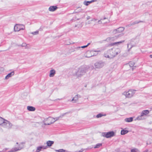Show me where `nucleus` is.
I'll use <instances>...</instances> for the list:
<instances>
[{"instance_id": "nucleus-1", "label": "nucleus", "mask_w": 152, "mask_h": 152, "mask_svg": "<svg viewBox=\"0 0 152 152\" xmlns=\"http://www.w3.org/2000/svg\"><path fill=\"white\" fill-rule=\"evenodd\" d=\"M120 52V50L118 48H113L105 52L104 56L105 58H112L115 57Z\"/></svg>"}, {"instance_id": "nucleus-2", "label": "nucleus", "mask_w": 152, "mask_h": 152, "mask_svg": "<svg viewBox=\"0 0 152 152\" xmlns=\"http://www.w3.org/2000/svg\"><path fill=\"white\" fill-rule=\"evenodd\" d=\"M89 67L87 66H82L78 68L77 71L76 72V76L78 77H80L84 75L88 71Z\"/></svg>"}, {"instance_id": "nucleus-3", "label": "nucleus", "mask_w": 152, "mask_h": 152, "mask_svg": "<svg viewBox=\"0 0 152 152\" xmlns=\"http://www.w3.org/2000/svg\"><path fill=\"white\" fill-rule=\"evenodd\" d=\"M149 113V111L148 110H145L142 111L140 115L138 116L137 118V119L138 120H142L145 119V118L144 116H146Z\"/></svg>"}, {"instance_id": "nucleus-4", "label": "nucleus", "mask_w": 152, "mask_h": 152, "mask_svg": "<svg viewBox=\"0 0 152 152\" xmlns=\"http://www.w3.org/2000/svg\"><path fill=\"white\" fill-rule=\"evenodd\" d=\"M135 90L130 89L128 91L124 92L123 93V94L125 95L126 97L130 98L132 97L135 94Z\"/></svg>"}, {"instance_id": "nucleus-5", "label": "nucleus", "mask_w": 152, "mask_h": 152, "mask_svg": "<svg viewBox=\"0 0 152 152\" xmlns=\"http://www.w3.org/2000/svg\"><path fill=\"white\" fill-rule=\"evenodd\" d=\"M53 118L50 117L48 118L45 119L43 122L45 125H50L55 122V121L53 120Z\"/></svg>"}, {"instance_id": "nucleus-6", "label": "nucleus", "mask_w": 152, "mask_h": 152, "mask_svg": "<svg viewBox=\"0 0 152 152\" xmlns=\"http://www.w3.org/2000/svg\"><path fill=\"white\" fill-rule=\"evenodd\" d=\"M25 26L23 24H16L14 27V30L15 31H18L20 30L25 29Z\"/></svg>"}, {"instance_id": "nucleus-7", "label": "nucleus", "mask_w": 152, "mask_h": 152, "mask_svg": "<svg viewBox=\"0 0 152 152\" xmlns=\"http://www.w3.org/2000/svg\"><path fill=\"white\" fill-rule=\"evenodd\" d=\"M115 132L113 131H110L107 132L103 133L102 134V136L107 138H109L113 137L115 135Z\"/></svg>"}, {"instance_id": "nucleus-8", "label": "nucleus", "mask_w": 152, "mask_h": 152, "mask_svg": "<svg viewBox=\"0 0 152 152\" xmlns=\"http://www.w3.org/2000/svg\"><path fill=\"white\" fill-rule=\"evenodd\" d=\"M95 68L100 69L102 68L104 65V62L100 61L95 63L94 64Z\"/></svg>"}, {"instance_id": "nucleus-9", "label": "nucleus", "mask_w": 152, "mask_h": 152, "mask_svg": "<svg viewBox=\"0 0 152 152\" xmlns=\"http://www.w3.org/2000/svg\"><path fill=\"white\" fill-rule=\"evenodd\" d=\"M124 28L123 27H120L117 29L114 30L113 31V34H116L119 33L121 32L124 31Z\"/></svg>"}, {"instance_id": "nucleus-10", "label": "nucleus", "mask_w": 152, "mask_h": 152, "mask_svg": "<svg viewBox=\"0 0 152 152\" xmlns=\"http://www.w3.org/2000/svg\"><path fill=\"white\" fill-rule=\"evenodd\" d=\"M69 113H70L69 112H66V113H63V114H61L60 116H58V117H56L55 118H53V120H55L54 121H55V122L56 121H57L61 119V118H62L65 115H66V114H68Z\"/></svg>"}, {"instance_id": "nucleus-11", "label": "nucleus", "mask_w": 152, "mask_h": 152, "mask_svg": "<svg viewBox=\"0 0 152 152\" xmlns=\"http://www.w3.org/2000/svg\"><path fill=\"white\" fill-rule=\"evenodd\" d=\"M81 96L79 94L76 95L71 101L73 102V103H76L78 100V98H80Z\"/></svg>"}, {"instance_id": "nucleus-12", "label": "nucleus", "mask_w": 152, "mask_h": 152, "mask_svg": "<svg viewBox=\"0 0 152 152\" xmlns=\"http://www.w3.org/2000/svg\"><path fill=\"white\" fill-rule=\"evenodd\" d=\"M58 9V7L56 6H50L49 8V10L51 12H53L56 10Z\"/></svg>"}, {"instance_id": "nucleus-13", "label": "nucleus", "mask_w": 152, "mask_h": 152, "mask_svg": "<svg viewBox=\"0 0 152 152\" xmlns=\"http://www.w3.org/2000/svg\"><path fill=\"white\" fill-rule=\"evenodd\" d=\"M47 148V146H39L37 147V149L36 150V152H39L42 149H46Z\"/></svg>"}, {"instance_id": "nucleus-14", "label": "nucleus", "mask_w": 152, "mask_h": 152, "mask_svg": "<svg viewBox=\"0 0 152 152\" xmlns=\"http://www.w3.org/2000/svg\"><path fill=\"white\" fill-rule=\"evenodd\" d=\"M56 73V71L54 69H52L50 70L49 76L50 77H53Z\"/></svg>"}, {"instance_id": "nucleus-15", "label": "nucleus", "mask_w": 152, "mask_h": 152, "mask_svg": "<svg viewBox=\"0 0 152 152\" xmlns=\"http://www.w3.org/2000/svg\"><path fill=\"white\" fill-rule=\"evenodd\" d=\"M14 74V71L12 72L9 73L5 77L6 79H8L10 77H11L12 76H13Z\"/></svg>"}, {"instance_id": "nucleus-16", "label": "nucleus", "mask_w": 152, "mask_h": 152, "mask_svg": "<svg viewBox=\"0 0 152 152\" xmlns=\"http://www.w3.org/2000/svg\"><path fill=\"white\" fill-rule=\"evenodd\" d=\"M27 109L30 111H34L35 110V108L32 106H28Z\"/></svg>"}, {"instance_id": "nucleus-17", "label": "nucleus", "mask_w": 152, "mask_h": 152, "mask_svg": "<svg viewBox=\"0 0 152 152\" xmlns=\"http://www.w3.org/2000/svg\"><path fill=\"white\" fill-rule=\"evenodd\" d=\"M54 143V142L52 141L49 140L47 142V144L48 146L50 147Z\"/></svg>"}, {"instance_id": "nucleus-18", "label": "nucleus", "mask_w": 152, "mask_h": 152, "mask_svg": "<svg viewBox=\"0 0 152 152\" xmlns=\"http://www.w3.org/2000/svg\"><path fill=\"white\" fill-rule=\"evenodd\" d=\"M7 125L6 128L8 129H11L12 126V124L9 121H7Z\"/></svg>"}, {"instance_id": "nucleus-19", "label": "nucleus", "mask_w": 152, "mask_h": 152, "mask_svg": "<svg viewBox=\"0 0 152 152\" xmlns=\"http://www.w3.org/2000/svg\"><path fill=\"white\" fill-rule=\"evenodd\" d=\"M133 120V118L132 117H130L129 118H127L125 119V121L126 122H130L132 121Z\"/></svg>"}, {"instance_id": "nucleus-20", "label": "nucleus", "mask_w": 152, "mask_h": 152, "mask_svg": "<svg viewBox=\"0 0 152 152\" xmlns=\"http://www.w3.org/2000/svg\"><path fill=\"white\" fill-rule=\"evenodd\" d=\"M7 121H8L7 120H5L4 121V123H3V124H2L1 126L6 128L7 127Z\"/></svg>"}, {"instance_id": "nucleus-21", "label": "nucleus", "mask_w": 152, "mask_h": 152, "mask_svg": "<svg viewBox=\"0 0 152 152\" xmlns=\"http://www.w3.org/2000/svg\"><path fill=\"white\" fill-rule=\"evenodd\" d=\"M128 132V131L126 130L123 129L121 131V135H124L126 134Z\"/></svg>"}, {"instance_id": "nucleus-22", "label": "nucleus", "mask_w": 152, "mask_h": 152, "mask_svg": "<svg viewBox=\"0 0 152 152\" xmlns=\"http://www.w3.org/2000/svg\"><path fill=\"white\" fill-rule=\"evenodd\" d=\"M106 115L105 114H103L102 113H100L98 114H97L96 115V117L97 118H100L103 116H105Z\"/></svg>"}, {"instance_id": "nucleus-23", "label": "nucleus", "mask_w": 152, "mask_h": 152, "mask_svg": "<svg viewBox=\"0 0 152 152\" xmlns=\"http://www.w3.org/2000/svg\"><path fill=\"white\" fill-rule=\"evenodd\" d=\"M79 8H80V7H78L77 9L75 10V11H74V13H78L79 12H81L83 10L82 9H79L78 10Z\"/></svg>"}, {"instance_id": "nucleus-24", "label": "nucleus", "mask_w": 152, "mask_h": 152, "mask_svg": "<svg viewBox=\"0 0 152 152\" xmlns=\"http://www.w3.org/2000/svg\"><path fill=\"white\" fill-rule=\"evenodd\" d=\"M91 3V1H85L83 2V4L86 6H88Z\"/></svg>"}, {"instance_id": "nucleus-25", "label": "nucleus", "mask_w": 152, "mask_h": 152, "mask_svg": "<svg viewBox=\"0 0 152 152\" xmlns=\"http://www.w3.org/2000/svg\"><path fill=\"white\" fill-rule=\"evenodd\" d=\"M5 119L0 117V125L2 126L3 123Z\"/></svg>"}, {"instance_id": "nucleus-26", "label": "nucleus", "mask_w": 152, "mask_h": 152, "mask_svg": "<svg viewBox=\"0 0 152 152\" xmlns=\"http://www.w3.org/2000/svg\"><path fill=\"white\" fill-rule=\"evenodd\" d=\"M124 35V34L122 33H120L119 34H118L116 36H115V37H116V38H118L119 37H122Z\"/></svg>"}, {"instance_id": "nucleus-27", "label": "nucleus", "mask_w": 152, "mask_h": 152, "mask_svg": "<svg viewBox=\"0 0 152 152\" xmlns=\"http://www.w3.org/2000/svg\"><path fill=\"white\" fill-rule=\"evenodd\" d=\"M102 145L101 143H98L96 145V146L94 147V148H98Z\"/></svg>"}, {"instance_id": "nucleus-28", "label": "nucleus", "mask_w": 152, "mask_h": 152, "mask_svg": "<svg viewBox=\"0 0 152 152\" xmlns=\"http://www.w3.org/2000/svg\"><path fill=\"white\" fill-rule=\"evenodd\" d=\"M138 23V21L137 20V21H134L133 22H132V23H131L130 24V26H131L133 25H134L135 24H137Z\"/></svg>"}, {"instance_id": "nucleus-29", "label": "nucleus", "mask_w": 152, "mask_h": 152, "mask_svg": "<svg viewBox=\"0 0 152 152\" xmlns=\"http://www.w3.org/2000/svg\"><path fill=\"white\" fill-rule=\"evenodd\" d=\"M124 40L122 41H120V42H115L113 43V45H117L118 44H121L122 43L124 42Z\"/></svg>"}, {"instance_id": "nucleus-30", "label": "nucleus", "mask_w": 152, "mask_h": 152, "mask_svg": "<svg viewBox=\"0 0 152 152\" xmlns=\"http://www.w3.org/2000/svg\"><path fill=\"white\" fill-rule=\"evenodd\" d=\"M38 33H39V31H36L32 32L31 34L35 35H37V34H38Z\"/></svg>"}, {"instance_id": "nucleus-31", "label": "nucleus", "mask_w": 152, "mask_h": 152, "mask_svg": "<svg viewBox=\"0 0 152 152\" xmlns=\"http://www.w3.org/2000/svg\"><path fill=\"white\" fill-rule=\"evenodd\" d=\"M97 20L96 19H92V20H91V21H89L87 23V24H90L91 23V21H95L96 20Z\"/></svg>"}, {"instance_id": "nucleus-32", "label": "nucleus", "mask_w": 152, "mask_h": 152, "mask_svg": "<svg viewBox=\"0 0 152 152\" xmlns=\"http://www.w3.org/2000/svg\"><path fill=\"white\" fill-rule=\"evenodd\" d=\"M134 63L133 62H130L129 63V66L131 67H132L134 66Z\"/></svg>"}, {"instance_id": "nucleus-33", "label": "nucleus", "mask_w": 152, "mask_h": 152, "mask_svg": "<svg viewBox=\"0 0 152 152\" xmlns=\"http://www.w3.org/2000/svg\"><path fill=\"white\" fill-rule=\"evenodd\" d=\"M87 47L86 46V45H84V46H81V47H78L77 48L78 49H80V48H86Z\"/></svg>"}, {"instance_id": "nucleus-34", "label": "nucleus", "mask_w": 152, "mask_h": 152, "mask_svg": "<svg viewBox=\"0 0 152 152\" xmlns=\"http://www.w3.org/2000/svg\"><path fill=\"white\" fill-rule=\"evenodd\" d=\"M56 151H58V152H65V150H64L63 149H60L59 150H56Z\"/></svg>"}, {"instance_id": "nucleus-35", "label": "nucleus", "mask_w": 152, "mask_h": 152, "mask_svg": "<svg viewBox=\"0 0 152 152\" xmlns=\"http://www.w3.org/2000/svg\"><path fill=\"white\" fill-rule=\"evenodd\" d=\"M22 147L21 149L23 148V144H20L19 145V147L18 148H19L20 147Z\"/></svg>"}, {"instance_id": "nucleus-36", "label": "nucleus", "mask_w": 152, "mask_h": 152, "mask_svg": "<svg viewBox=\"0 0 152 152\" xmlns=\"http://www.w3.org/2000/svg\"><path fill=\"white\" fill-rule=\"evenodd\" d=\"M27 45L26 43H22L21 46L22 47H25Z\"/></svg>"}, {"instance_id": "nucleus-37", "label": "nucleus", "mask_w": 152, "mask_h": 152, "mask_svg": "<svg viewBox=\"0 0 152 152\" xmlns=\"http://www.w3.org/2000/svg\"><path fill=\"white\" fill-rule=\"evenodd\" d=\"M8 149V148H5L2 151H3V152H5V151H6Z\"/></svg>"}, {"instance_id": "nucleus-38", "label": "nucleus", "mask_w": 152, "mask_h": 152, "mask_svg": "<svg viewBox=\"0 0 152 152\" xmlns=\"http://www.w3.org/2000/svg\"><path fill=\"white\" fill-rule=\"evenodd\" d=\"M103 20V19H101L100 20H99L98 21V23L99 24H101L102 23V22L101 20Z\"/></svg>"}, {"instance_id": "nucleus-39", "label": "nucleus", "mask_w": 152, "mask_h": 152, "mask_svg": "<svg viewBox=\"0 0 152 152\" xmlns=\"http://www.w3.org/2000/svg\"><path fill=\"white\" fill-rule=\"evenodd\" d=\"M131 152H136L135 151V149H132L131 150Z\"/></svg>"}, {"instance_id": "nucleus-40", "label": "nucleus", "mask_w": 152, "mask_h": 152, "mask_svg": "<svg viewBox=\"0 0 152 152\" xmlns=\"http://www.w3.org/2000/svg\"><path fill=\"white\" fill-rule=\"evenodd\" d=\"M91 3H92L93 2H95L97 1V0H91Z\"/></svg>"}, {"instance_id": "nucleus-41", "label": "nucleus", "mask_w": 152, "mask_h": 152, "mask_svg": "<svg viewBox=\"0 0 152 152\" xmlns=\"http://www.w3.org/2000/svg\"><path fill=\"white\" fill-rule=\"evenodd\" d=\"M144 22L142 21H141V20L138 21V23H141V22Z\"/></svg>"}, {"instance_id": "nucleus-42", "label": "nucleus", "mask_w": 152, "mask_h": 152, "mask_svg": "<svg viewBox=\"0 0 152 152\" xmlns=\"http://www.w3.org/2000/svg\"><path fill=\"white\" fill-rule=\"evenodd\" d=\"M90 43H88L87 45H86V46L87 47L89 45H90Z\"/></svg>"}, {"instance_id": "nucleus-43", "label": "nucleus", "mask_w": 152, "mask_h": 152, "mask_svg": "<svg viewBox=\"0 0 152 152\" xmlns=\"http://www.w3.org/2000/svg\"><path fill=\"white\" fill-rule=\"evenodd\" d=\"M90 18V16H88L87 18L88 20V19H89Z\"/></svg>"}, {"instance_id": "nucleus-44", "label": "nucleus", "mask_w": 152, "mask_h": 152, "mask_svg": "<svg viewBox=\"0 0 152 152\" xmlns=\"http://www.w3.org/2000/svg\"><path fill=\"white\" fill-rule=\"evenodd\" d=\"M94 52H100V51H99V50H98V51L94 50Z\"/></svg>"}, {"instance_id": "nucleus-45", "label": "nucleus", "mask_w": 152, "mask_h": 152, "mask_svg": "<svg viewBox=\"0 0 152 152\" xmlns=\"http://www.w3.org/2000/svg\"><path fill=\"white\" fill-rule=\"evenodd\" d=\"M0 74L1 72V69H2L3 68H1V67H0Z\"/></svg>"}, {"instance_id": "nucleus-46", "label": "nucleus", "mask_w": 152, "mask_h": 152, "mask_svg": "<svg viewBox=\"0 0 152 152\" xmlns=\"http://www.w3.org/2000/svg\"><path fill=\"white\" fill-rule=\"evenodd\" d=\"M148 150H146L144 151V152H148Z\"/></svg>"}, {"instance_id": "nucleus-47", "label": "nucleus", "mask_w": 152, "mask_h": 152, "mask_svg": "<svg viewBox=\"0 0 152 152\" xmlns=\"http://www.w3.org/2000/svg\"><path fill=\"white\" fill-rule=\"evenodd\" d=\"M150 58H152V55H150Z\"/></svg>"}, {"instance_id": "nucleus-48", "label": "nucleus", "mask_w": 152, "mask_h": 152, "mask_svg": "<svg viewBox=\"0 0 152 152\" xmlns=\"http://www.w3.org/2000/svg\"><path fill=\"white\" fill-rule=\"evenodd\" d=\"M129 45H130V44H128V45H127L128 48H129Z\"/></svg>"}, {"instance_id": "nucleus-49", "label": "nucleus", "mask_w": 152, "mask_h": 152, "mask_svg": "<svg viewBox=\"0 0 152 152\" xmlns=\"http://www.w3.org/2000/svg\"><path fill=\"white\" fill-rule=\"evenodd\" d=\"M132 48V47L131 46L130 48L129 49H128V51H129V50Z\"/></svg>"}, {"instance_id": "nucleus-50", "label": "nucleus", "mask_w": 152, "mask_h": 152, "mask_svg": "<svg viewBox=\"0 0 152 152\" xmlns=\"http://www.w3.org/2000/svg\"><path fill=\"white\" fill-rule=\"evenodd\" d=\"M91 69H93L94 68V67L92 66L91 67Z\"/></svg>"}, {"instance_id": "nucleus-51", "label": "nucleus", "mask_w": 152, "mask_h": 152, "mask_svg": "<svg viewBox=\"0 0 152 152\" xmlns=\"http://www.w3.org/2000/svg\"><path fill=\"white\" fill-rule=\"evenodd\" d=\"M107 19V18L106 17H104V18H103V20L105 19Z\"/></svg>"}, {"instance_id": "nucleus-52", "label": "nucleus", "mask_w": 152, "mask_h": 152, "mask_svg": "<svg viewBox=\"0 0 152 152\" xmlns=\"http://www.w3.org/2000/svg\"><path fill=\"white\" fill-rule=\"evenodd\" d=\"M82 151H79V152H82Z\"/></svg>"}, {"instance_id": "nucleus-53", "label": "nucleus", "mask_w": 152, "mask_h": 152, "mask_svg": "<svg viewBox=\"0 0 152 152\" xmlns=\"http://www.w3.org/2000/svg\"><path fill=\"white\" fill-rule=\"evenodd\" d=\"M16 144H18V142H17V143H16Z\"/></svg>"}, {"instance_id": "nucleus-54", "label": "nucleus", "mask_w": 152, "mask_h": 152, "mask_svg": "<svg viewBox=\"0 0 152 152\" xmlns=\"http://www.w3.org/2000/svg\"><path fill=\"white\" fill-rule=\"evenodd\" d=\"M28 48L27 47H26V48Z\"/></svg>"}]
</instances>
